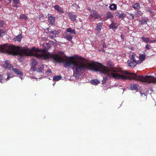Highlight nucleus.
Returning a JSON list of instances; mask_svg holds the SVG:
<instances>
[{
  "label": "nucleus",
  "instance_id": "obj_4",
  "mask_svg": "<svg viewBox=\"0 0 156 156\" xmlns=\"http://www.w3.org/2000/svg\"><path fill=\"white\" fill-rule=\"evenodd\" d=\"M127 63H128V66H129L133 68L135 67L136 65L140 64L138 63L137 61L136 60L135 57L133 55L130 57L129 60H128L127 61Z\"/></svg>",
  "mask_w": 156,
  "mask_h": 156
},
{
  "label": "nucleus",
  "instance_id": "obj_20",
  "mask_svg": "<svg viewBox=\"0 0 156 156\" xmlns=\"http://www.w3.org/2000/svg\"><path fill=\"white\" fill-rule=\"evenodd\" d=\"M142 14V13L141 12V11L138 10L136 12L134 15L136 17H138L141 16Z\"/></svg>",
  "mask_w": 156,
  "mask_h": 156
},
{
  "label": "nucleus",
  "instance_id": "obj_13",
  "mask_svg": "<svg viewBox=\"0 0 156 156\" xmlns=\"http://www.w3.org/2000/svg\"><path fill=\"white\" fill-rule=\"evenodd\" d=\"M145 55L143 54H141L139 56V60L137 61V62L138 64H140L144 60L145 58Z\"/></svg>",
  "mask_w": 156,
  "mask_h": 156
},
{
  "label": "nucleus",
  "instance_id": "obj_35",
  "mask_svg": "<svg viewBox=\"0 0 156 156\" xmlns=\"http://www.w3.org/2000/svg\"><path fill=\"white\" fill-rule=\"evenodd\" d=\"M37 64H38L37 62V61L36 60H35L34 59H32V65H37Z\"/></svg>",
  "mask_w": 156,
  "mask_h": 156
},
{
  "label": "nucleus",
  "instance_id": "obj_19",
  "mask_svg": "<svg viewBox=\"0 0 156 156\" xmlns=\"http://www.w3.org/2000/svg\"><path fill=\"white\" fill-rule=\"evenodd\" d=\"M66 31L68 33H70L75 34V29H72L70 27H69L67 28L66 30Z\"/></svg>",
  "mask_w": 156,
  "mask_h": 156
},
{
  "label": "nucleus",
  "instance_id": "obj_5",
  "mask_svg": "<svg viewBox=\"0 0 156 156\" xmlns=\"http://www.w3.org/2000/svg\"><path fill=\"white\" fill-rule=\"evenodd\" d=\"M89 17L91 19L94 18V20H97L100 17V16L96 11L93 10L91 11Z\"/></svg>",
  "mask_w": 156,
  "mask_h": 156
},
{
  "label": "nucleus",
  "instance_id": "obj_31",
  "mask_svg": "<svg viewBox=\"0 0 156 156\" xmlns=\"http://www.w3.org/2000/svg\"><path fill=\"white\" fill-rule=\"evenodd\" d=\"M37 65H32V66H31V68H30V70H32V71H36V66Z\"/></svg>",
  "mask_w": 156,
  "mask_h": 156
},
{
  "label": "nucleus",
  "instance_id": "obj_40",
  "mask_svg": "<svg viewBox=\"0 0 156 156\" xmlns=\"http://www.w3.org/2000/svg\"><path fill=\"white\" fill-rule=\"evenodd\" d=\"M60 32L59 30L57 31L54 30V33L53 34L55 35H58L60 33Z\"/></svg>",
  "mask_w": 156,
  "mask_h": 156
},
{
  "label": "nucleus",
  "instance_id": "obj_2",
  "mask_svg": "<svg viewBox=\"0 0 156 156\" xmlns=\"http://www.w3.org/2000/svg\"><path fill=\"white\" fill-rule=\"evenodd\" d=\"M0 52H7L13 55L23 56L32 55L31 50L27 47L24 48L13 45L9 46L7 44L0 45Z\"/></svg>",
  "mask_w": 156,
  "mask_h": 156
},
{
  "label": "nucleus",
  "instance_id": "obj_21",
  "mask_svg": "<svg viewBox=\"0 0 156 156\" xmlns=\"http://www.w3.org/2000/svg\"><path fill=\"white\" fill-rule=\"evenodd\" d=\"M106 16L108 19H112L114 17L112 14L111 12H108L106 14Z\"/></svg>",
  "mask_w": 156,
  "mask_h": 156
},
{
  "label": "nucleus",
  "instance_id": "obj_43",
  "mask_svg": "<svg viewBox=\"0 0 156 156\" xmlns=\"http://www.w3.org/2000/svg\"><path fill=\"white\" fill-rule=\"evenodd\" d=\"M14 4L12 5V6L13 7H15L17 8L18 7L17 5L16 4Z\"/></svg>",
  "mask_w": 156,
  "mask_h": 156
},
{
  "label": "nucleus",
  "instance_id": "obj_27",
  "mask_svg": "<svg viewBox=\"0 0 156 156\" xmlns=\"http://www.w3.org/2000/svg\"><path fill=\"white\" fill-rule=\"evenodd\" d=\"M44 49L45 50H48L50 48V45L48 43H45L44 44Z\"/></svg>",
  "mask_w": 156,
  "mask_h": 156
},
{
  "label": "nucleus",
  "instance_id": "obj_54",
  "mask_svg": "<svg viewBox=\"0 0 156 156\" xmlns=\"http://www.w3.org/2000/svg\"><path fill=\"white\" fill-rule=\"evenodd\" d=\"M89 11H90L91 9H89Z\"/></svg>",
  "mask_w": 156,
  "mask_h": 156
},
{
  "label": "nucleus",
  "instance_id": "obj_14",
  "mask_svg": "<svg viewBox=\"0 0 156 156\" xmlns=\"http://www.w3.org/2000/svg\"><path fill=\"white\" fill-rule=\"evenodd\" d=\"M156 83V77L150 76V83Z\"/></svg>",
  "mask_w": 156,
  "mask_h": 156
},
{
  "label": "nucleus",
  "instance_id": "obj_41",
  "mask_svg": "<svg viewBox=\"0 0 156 156\" xmlns=\"http://www.w3.org/2000/svg\"><path fill=\"white\" fill-rule=\"evenodd\" d=\"M48 30L49 33H50L52 34H54V30H52L49 29V28H48Z\"/></svg>",
  "mask_w": 156,
  "mask_h": 156
},
{
  "label": "nucleus",
  "instance_id": "obj_7",
  "mask_svg": "<svg viewBox=\"0 0 156 156\" xmlns=\"http://www.w3.org/2000/svg\"><path fill=\"white\" fill-rule=\"evenodd\" d=\"M54 7L55 10L58 11V12L60 14L64 13L65 12L63 10L62 8H61L59 5H55L54 6Z\"/></svg>",
  "mask_w": 156,
  "mask_h": 156
},
{
  "label": "nucleus",
  "instance_id": "obj_16",
  "mask_svg": "<svg viewBox=\"0 0 156 156\" xmlns=\"http://www.w3.org/2000/svg\"><path fill=\"white\" fill-rule=\"evenodd\" d=\"M109 27L112 29H117L118 28L116 24L113 22H112V24L109 25Z\"/></svg>",
  "mask_w": 156,
  "mask_h": 156
},
{
  "label": "nucleus",
  "instance_id": "obj_18",
  "mask_svg": "<svg viewBox=\"0 0 156 156\" xmlns=\"http://www.w3.org/2000/svg\"><path fill=\"white\" fill-rule=\"evenodd\" d=\"M22 38V36L21 34L18 35V36H16V37L15 38V41H16L19 42H20Z\"/></svg>",
  "mask_w": 156,
  "mask_h": 156
},
{
  "label": "nucleus",
  "instance_id": "obj_1",
  "mask_svg": "<svg viewBox=\"0 0 156 156\" xmlns=\"http://www.w3.org/2000/svg\"><path fill=\"white\" fill-rule=\"evenodd\" d=\"M53 57V59L55 62L64 63L65 67L73 66V70L78 74L82 71L86 70H91L106 74L109 76H112L113 78L116 79H121L123 80L128 79H133L142 82V76L137 75L135 73H129L126 71L122 72V74H119L118 73L120 72L119 69H109L108 67L98 62H84L83 61L84 58L80 56L76 57L78 60H76L74 57H70L67 58L63 57H59L55 55Z\"/></svg>",
  "mask_w": 156,
  "mask_h": 156
},
{
  "label": "nucleus",
  "instance_id": "obj_45",
  "mask_svg": "<svg viewBox=\"0 0 156 156\" xmlns=\"http://www.w3.org/2000/svg\"><path fill=\"white\" fill-rule=\"evenodd\" d=\"M2 75L1 74H0V82L1 83H2V82H1V80H2Z\"/></svg>",
  "mask_w": 156,
  "mask_h": 156
},
{
  "label": "nucleus",
  "instance_id": "obj_29",
  "mask_svg": "<svg viewBox=\"0 0 156 156\" xmlns=\"http://www.w3.org/2000/svg\"><path fill=\"white\" fill-rule=\"evenodd\" d=\"M146 11L149 12L150 14H151L152 13H154L153 11L152 10L151 8L150 7H148L147 8Z\"/></svg>",
  "mask_w": 156,
  "mask_h": 156
},
{
  "label": "nucleus",
  "instance_id": "obj_36",
  "mask_svg": "<svg viewBox=\"0 0 156 156\" xmlns=\"http://www.w3.org/2000/svg\"><path fill=\"white\" fill-rule=\"evenodd\" d=\"M107 64L108 66H109L110 67H112L113 66L112 63L110 61H107Z\"/></svg>",
  "mask_w": 156,
  "mask_h": 156
},
{
  "label": "nucleus",
  "instance_id": "obj_46",
  "mask_svg": "<svg viewBox=\"0 0 156 156\" xmlns=\"http://www.w3.org/2000/svg\"><path fill=\"white\" fill-rule=\"evenodd\" d=\"M59 55H62L63 54H64V52H59Z\"/></svg>",
  "mask_w": 156,
  "mask_h": 156
},
{
  "label": "nucleus",
  "instance_id": "obj_50",
  "mask_svg": "<svg viewBox=\"0 0 156 156\" xmlns=\"http://www.w3.org/2000/svg\"><path fill=\"white\" fill-rule=\"evenodd\" d=\"M121 37L122 39L123 40L124 39V36L123 35H121Z\"/></svg>",
  "mask_w": 156,
  "mask_h": 156
},
{
  "label": "nucleus",
  "instance_id": "obj_10",
  "mask_svg": "<svg viewBox=\"0 0 156 156\" xmlns=\"http://www.w3.org/2000/svg\"><path fill=\"white\" fill-rule=\"evenodd\" d=\"M68 16L70 20L73 21H75L76 16L75 14H73L70 12H68Z\"/></svg>",
  "mask_w": 156,
  "mask_h": 156
},
{
  "label": "nucleus",
  "instance_id": "obj_42",
  "mask_svg": "<svg viewBox=\"0 0 156 156\" xmlns=\"http://www.w3.org/2000/svg\"><path fill=\"white\" fill-rule=\"evenodd\" d=\"M46 73H52L51 71L50 70V69H48V70L46 71Z\"/></svg>",
  "mask_w": 156,
  "mask_h": 156
},
{
  "label": "nucleus",
  "instance_id": "obj_24",
  "mask_svg": "<svg viewBox=\"0 0 156 156\" xmlns=\"http://www.w3.org/2000/svg\"><path fill=\"white\" fill-rule=\"evenodd\" d=\"M111 10H115L116 9V5L115 4H112L109 6Z\"/></svg>",
  "mask_w": 156,
  "mask_h": 156
},
{
  "label": "nucleus",
  "instance_id": "obj_49",
  "mask_svg": "<svg viewBox=\"0 0 156 156\" xmlns=\"http://www.w3.org/2000/svg\"><path fill=\"white\" fill-rule=\"evenodd\" d=\"M9 75L8 74H7V78H6V79L7 80H9Z\"/></svg>",
  "mask_w": 156,
  "mask_h": 156
},
{
  "label": "nucleus",
  "instance_id": "obj_33",
  "mask_svg": "<svg viewBox=\"0 0 156 156\" xmlns=\"http://www.w3.org/2000/svg\"><path fill=\"white\" fill-rule=\"evenodd\" d=\"M5 32L2 30V29H0V37H2L5 35Z\"/></svg>",
  "mask_w": 156,
  "mask_h": 156
},
{
  "label": "nucleus",
  "instance_id": "obj_6",
  "mask_svg": "<svg viewBox=\"0 0 156 156\" xmlns=\"http://www.w3.org/2000/svg\"><path fill=\"white\" fill-rule=\"evenodd\" d=\"M4 63L3 66L5 69L11 70V69L13 67V66L10 63V62L7 60H6L4 61Z\"/></svg>",
  "mask_w": 156,
  "mask_h": 156
},
{
  "label": "nucleus",
  "instance_id": "obj_22",
  "mask_svg": "<svg viewBox=\"0 0 156 156\" xmlns=\"http://www.w3.org/2000/svg\"><path fill=\"white\" fill-rule=\"evenodd\" d=\"M65 38L68 41H71L72 39L73 38V36L71 35V34H67Z\"/></svg>",
  "mask_w": 156,
  "mask_h": 156
},
{
  "label": "nucleus",
  "instance_id": "obj_25",
  "mask_svg": "<svg viewBox=\"0 0 156 156\" xmlns=\"http://www.w3.org/2000/svg\"><path fill=\"white\" fill-rule=\"evenodd\" d=\"M61 76H56L54 77L53 80L54 81H58L61 80Z\"/></svg>",
  "mask_w": 156,
  "mask_h": 156
},
{
  "label": "nucleus",
  "instance_id": "obj_12",
  "mask_svg": "<svg viewBox=\"0 0 156 156\" xmlns=\"http://www.w3.org/2000/svg\"><path fill=\"white\" fill-rule=\"evenodd\" d=\"M141 39L142 40L143 42L145 43H151L153 42V41L150 40V38L147 37H145L143 36L141 37Z\"/></svg>",
  "mask_w": 156,
  "mask_h": 156
},
{
  "label": "nucleus",
  "instance_id": "obj_44",
  "mask_svg": "<svg viewBox=\"0 0 156 156\" xmlns=\"http://www.w3.org/2000/svg\"><path fill=\"white\" fill-rule=\"evenodd\" d=\"M120 14V13L118 12H116L115 13V15H116V16L118 17V16H119Z\"/></svg>",
  "mask_w": 156,
  "mask_h": 156
},
{
  "label": "nucleus",
  "instance_id": "obj_8",
  "mask_svg": "<svg viewBox=\"0 0 156 156\" xmlns=\"http://www.w3.org/2000/svg\"><path fill=\"white\" fill-rule=\"evenodd\" d=\"M103 25L102 23H98V24L96 25V28L97 32L98 34L100 33L101 29L102 28V26Z\"/></svg>",
  "mask_w": 156,
  "mask_h": 156
},
{
  "label": "nucleus",
  "instance_id": "obj_55",
  "mask_svg": "<svg viewBox=\"0 0 156 156\" xmlns=\"http://www.w3.org/2000/svg\"><path fill=\"white\" fill-rule=\"evenodd\" d=\"M1 5H0V8H1Z\"/></svg>",
  "mask_w": 156,
  "mask_h": 156
},
{
  "label": "nucleus",
  "instance_id": "obj_47",
  "mask_svg": "<svg viewBox=\"0 0 156 156\" xmlns=\"http://www.w3.org/2000/svg\"><path fill=\"white\" fill-rule=\"evenodd\" d=\"M107 45L105 43L103 44V47L104 48H105Z\"/></svg>",
  "mask_w": 156,
  "mask_h": 156
},
{
  "label": "nucleus",
  "instance_id": "obj_56",
  "mask_svg": "<svg viewBox=\"0 0 156 156\" xmlns=\"http://www.w3.org/2000/svg\"><path fill=\"white\" fill-rule=\"evenodd\" d=\"M2 0H0V1H2Z\"/></svg>",
  "mask_w": 156,
  "mask_h": 156
},
{
  "label": "nucleus",
  "instance_id": "obj_9",
  "mask_svg": "<svg viewBox=\"0 0 156 156\" xmlns=\"http://www.w3.org/2000/svg\"><path fill=\"white\" fill-rule=\"evenodd\" d=\"M48 23H49V24L51 25H54L55 23V17H53L52 16H48Z\"/></svg>",
  "mask_w": 156,
  "mask_h": 156
},
{
  "label": "nucleus",
  "instance_id": "obj_11",
  "mask_svg": "<svg viewBox=\"0 0 156 156\" xmlns=\"http://www.w3.org/2000/svg\"><path fill=\"white\" fill-rule=\"evenodd\" d=\"M12 70L16 75H20V76H22L23 75V73L22 71H20V69L16 68H12Z\"/></svg>",
  "mask_w": 156,
  "mask_h": 156
},
{
  "label": "nucleus",
  "instance_id": "obj_28",
  "mask_svg": "<svg viewBox=\"0 0 156 156\" xmlns=\"http://www.w3.org/2000/svg\"><path fill=\"white\" fill-rule=\"evenodd\" d=\"M20 19H24L25 20H27V17L26 15L24 14H21L20 15Z\"/></svg>",
  "mask_w": 156,
  "mask_h": 156
},
{
  "label": "nucleus",
  "instance_id": "obj_39",
  "mask_svg": "<svg viewBox=\"0 0 156 156\" xmlns=\"http://www.w3.org/2000/svg\"><path fill=\"white\" fill-rule=\"evenodd\" d=\"M13 3L14 4H17L20 3V0H13Z\"/></svg>",
  "mask_w": 156,
  "mask_h": 156
},
{
  "label": "nucleus",
  "instance_id": "obj_3",
  "mask_svg": "<svg viewBox=\"0 0 156 156\" xmlns=\"http://www.w3.org/2000/svg\"><path fill=\"white\" fill-rule=\"evenodd\" d=\"M32 55H27V56H34L38 58H41L44 60H46L49 58H52L54 59V56L55 55L51 54L49 52L46 53H43L41 54H38L36 53L42 52L43 50L42 49H40L38 48H36L34 47H33L31 49ZM32 51H34L36 53L33 52Z\"/></svg>",
  "mask_w": 156,
  "mask_h": 156
},
{
  "label": "nucleus",
  "instance_id": "obj_17",
  "mask_svg": "<svg viewBox=\"0 0 156 156\" xmlns=\"http://www.w3.org/2000/svg\"><path fill=\"white\" fill-rule=\"evenodd\" d=\"M44 69V66L43 65H41L39 66L38 68H36V71L38 72H41L43 71Z\"/></svg>",
  "mask_w": 156,
  "mask_h": 156
},
{
  "label": "nucleus",
  "instance_id": "obj_51",
  "mask_svg": "<svg viewBox=\"0 0 156 156\" xmlns=\"http://www.w3.org/2000/svg\"><path fill=\"white\" fill-rule=\"evenodd\" d=\"M151 14H152V15H151L152 17H153L155 15V14H154V13H152Z\"/></svg>",
  "mask_w": 156,
  "mask_h": 156
},
{
  "label": "nucleus",
  "instance_id": "obj_53",
  "mask_svg": "<svg viewBox=\"0 0 156 156\" xmlns=\"http://www.w3.org/2000/svg\"><path fill=\"white\" fill-rule=\"evenodd\" d=\"M2 24H3L4 23V22L3 21H2Z\"/></svg>",
  "mask_w": 156,
  "mask_h": 156
},
{
  "label": "nucleus",
  "instance_id": "obj_26",
  "mask_svg": "<svg viewBox=\"0 0 156 156\" xmlns=\"http://www.w3.org/2000/svg\"><path fill=\"white\" fill-rule=\"evenodd\" d=\"M137 86L136 84H131L130 85V88L132 90H135L137 89Z\"/></svg>",
  "mask_w": 156,
  "mask_h": 156
},
{
  "label": "nucleus",
  "instance_id": "obj_32",
  "mask_svg": "<svg viewBox=\"0 0 156 156\" xmlns=\"http://www.w3.org/2000/svg\"><path fill=\"white\" fill-rule=\"evenodd\" d=\"M126 16V15L124 13H122L120 14V15H119V16H118V17H119L120 19H123L124 17Z\"/></svg>",
  "mask_w": 156,
  "mask_h": 156
},
{
  "label": "nucleus",
  "instance_id": "obj_38",
  "mask_svg": "<svg viewBox=\"0 0 156 156\" xmlns=\"http://www.w3.org/2000/svg\"><path fill=\"white\" fill-rule=\"evenodd\" d=\"M150 45L148 44H146V46H145V48L147 50H150Z\"/></svg>",
  "mask_w": 156,
  "mask_h": 156
},
{
  "label": "nucleus",
  "instance_id": "obj_52",
  "mask_svg": "<svg viewBox=\"0 0 156 156\" xmlns=\"http://www.w3.org/2000/svg\"><path fill=\"white\" fill-rule=\"evenodd\" d=\"M11 0H9V2H10V3L11 2Z\"/></svg>",
  "mask_w": 156,
  "mask_h": 156
},
{
  "label": "nucleus",
  "instance_id": "obj_15",
  "mask_svg": "<svg viewBox=\"0 0 156 156\" xmlns=\"http://www.w3.org/2000/svg\"><path fill=\"white\" fill-rule=\"evenodd\" d=\"M132 7L135 9L139 10L140 8V5L138 3H136L132 5Z\"/></svg>",
  "mask_w": 156,
  "mask_h": 156
},
{
  "label": "nucleus",
  "instance_id": "obj_34",
  "mask_svg": "<svg viewBox=\"0 0 156 156\" xmlns=\"http://www.w3.org/2000/svg\"><path fill=\"white\" fill-rule=\"evenodd\" d=\"M148 21L147 19L144 20H143L140 21L141 24L142 25H144L145 24H146L147 22Z\"/></svg>",
  "mask_w": 156,
  "mask_h": 156
},
{
  "label": "nucleus",
  "instance_id": "obj_48",
  "mask_svg": "<svg viewBox=\"0 0 156 156\" xmlns=\"http://www.w3.org/2000/svg\"><path fill=\"white\" fill-rule=\"evenodd\" d=\"M51 37V39H53V38L55 37H56V35H52V36H50Z\"/></svg>",
  "mask_w": 156,
  "mask_h": 156
},
{
  "label": "nucleus",
  "instance_id": "obj_37",
  "mask_svg": "<svg viewBox=\"0 0 156 156\" xmlns=\"http://www.w3.org/2000/svg\"><path fill=\"white\" fill-rule=\"evenodd\" d=\"M107 79V77H104L103 78V80H102V83L104 84L105 83L106 80Z\"/></svg>",
  "mask_w": 156,
  "mask_h": 156
},
{
  "label": "nucleus",
  "instance_id": "obj_23",
  "mask_svg": "<svg viewBox=\"0 0 156 156\" xmlns=\"http://www.w3.org/2000/svg\"><path fill=\"white\" fill-rule=\"evenodd\" d=\"M91 82L93 85H97L100 83V82L96 79L91 80Z\"/></svg>",
  "mask_w": 156,
  "mask_h": 156
},
{
  "label": "nucleus",
  "instance_id": "obj_30",
  "mask_svg": "<svg viewBox=\"0 0 156 156\" xmlns=\"http://www.w3.org/2000/svg\"><path fill=\"white\" fill-rule=\"evenodd\" d=\"M128 17L129 19L131 20H133L134 19V15L132 13H128Z\"/></svg>",
  "mask_w": 156,
  "mask_h": 156
}]
</instances>
